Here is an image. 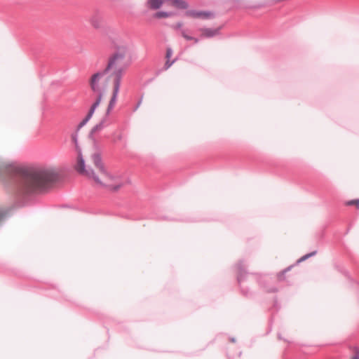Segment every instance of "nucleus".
Masks as SVG:
<instances>
[{"label":"nucleus","mask_w":359,"mask_h":359,"mask_svg":"<svg viewBox=\"0 0 359 359\" xmlns=\"http://www.w3.org/2000/svg\"><path fill=\"white\" fill-rule=\"evenodd\" d=\"M12 209H13V208L6 209V210H0V222H4L8 217H10V215H11L10 212Z\"/></svg>","instance_id":"nucleus-13"},{"label":"nucleus","mask_w":359,"mask_h":359,"mask_svg":"<svg viewBox=\"0 0 359 359\" xmlns=\"http://www.w3.org/2000/svg\"><path fill=\"white\" fill-rule=\"evenodd\" d=\"M80 174L86 175L89 178L93 179V180L101 187H107V185L100 180L99 177L95 173L93 169L91 168L88 169L86 168V172H81Z\"/></svg>","instance_id":"nucleus-8"},{"label":"nucleus","mask_w":359,"mask_h":359,"mask_svg":"<svg viewBox=\"0 0 359 359\" xmlns=\"http://www.w3.org/2000/svg\"><path fill=\"white\" fill-rule=\"evenodd\" d=\"M78 152H79L78 161H77V166H76V169L79 173L86 172V163H85V160L83 157V155L81 154V151L79 150Z\"/></svg>","instance_id":"nucleus-9"},{"label":"nucleus","mask_w":359,"mask_h":359,"mask_svg":"<svg viewBox=\"0 0 359 359\" xmlns=\"http://www.w3.org/2000/svg\"><path fill=\"white\" fill-rule=\"evenodd\" d=\"M163 69L167 70L169 69L176 61V59L170 60V59H166Z\"/></svg>","instance_id":"nucleus-17"},{"label":"nucleus","mask_w":359,"mask_h":359,"mask_svg":"<svg viewBox=\"0 0 359 359\" xmlns=\"http://www.w3.org/2000/svg\"><path fill=\"white\" fill-rule=\"evenodd\" d=\"M164 0H147L146 6L151 10H158L163 4Z\"/></svg>","instance_id":"nucleus-10"},{"label":"nucleus","mask_w":359,"mask_h":359,"mask_svg":"<svg viewBox=\"0 0 359 359\" xmlns=\"http://www.w3.org/2000/svg\"><path fill=\"white\" fill-rule=\"evenodd\" d=\"M123 71L124 70H123V67H118V69H115L109 76H114V82H113L114 86H113L112 95H111V97L109 102V104H108V106H107V108L106 110V113L104 114V116H106V117L109 116L110 112L111 111V110L113 109L114 107L115 106V104L116 103L118 95V93L120 90L121 83V81H122V78H123Z\"/></svg>","instance_id":"nucleus-3"},{"label":"nucleus","mask_w":359,"mask_h":359,"mask_svg":"<svg viewBox=\"0 0 359 359\" xmlns=\"http://www.w3.org/2000/svg\"><path fill=\"white\" fill-rule=\"evenodd\" d=\"M313 253H312V255H313ZM311 255H306L305 257H304L302 258V259H305L306 257H309V256H311Z\"/></svg>","instance_id":"nucleus-25"},{"label":"nucleus","mask_w":359,"mask_h":359,"mask_svg":"<svg viewBox=\"0 0 359 359\" xmlns=\"http://www.w3.org/2000/svg\"><path fill=\"white\" fill-rule=\"evenodd\" d=\"M222 29V26H220L215 29L201 27L198 29V31L201 32V39H211L220 34V31Z\"/></svg>","instance_id":"nucleus-6"},{"label":"nucleus","mask_w":359,"mask_h":359,"mask_svg":"<svg viewBox=\"0 0 359 359\" xmlns=\"http://www.w3.org/2000/svg\"><path fill=\"white\" fill-rule=\"evenodd\" d=\"M183 23L182 22H178L177 24L172 25V27L175 30L180 31V33L182 34V30H186L185 29L182 28Z\"/></svg>","instance_id":"nucleus-18"},{"label":"nucleus","mask_w":359,"mask_h":359,"mask_svg":"<svg viewBox=\"0 0 359 359\" xmlns=\"http://www.w3.org/2000/svg\"><path fill=\"white\" fill-rule=\"evenodd\" d=\"M142 97H141V99L140 100V101L137 102L135 108V110H136L140 105L141 102H142Z\"/></svg>","instance_id":"nucleus-23"},{"label":"nucleus","mask_w":359,"mask_h":359,"mask_svg":"<svg viewBox=\"0 0 359 359\" xmlns=\"http://www.w3.org/2000/svg\"><path fill=\"white\" fill-rule=\"evenodd\" d=\"M142 97H141V99L140 100V101L137 102L135 108V110H136L140 105L141 102H142Z\"/></svg>","instance_id":"nucleus-24"},{"label":"nucleus","mask_w":359,"mask_h":359,"mask_svg":"<svg viewBox=\"0 0 359 359\" xmlns=\"http://www.w3.org/2000/svg\"><path fill=\"white\" fill-rule=\"evenodd\" d=\"M95 133H93V130H90L88 134V138L92 140L94 143V145H97V140L94 136Z\"/></svg>","instance_id":"nucleus-20"},{"label":"nucleus","mask_w":359,"mask_h":359,"mask_svg":"<svg viewBox=\"0 0 359 359\" xmlns=\"http://www.w3.org/2000/svg\"><path fill=\"white\" fill-rule=\"evenodd\" d=\"M115 50V52L109 58L106 67L103 70L97 72L91 76L89 84L92 91L96 94V99L90 106L87 114L85 116V118L78 124L77 131H79V130L90 120L96 109L100 104L102 97L105 94L106 87L100 86V79L110 72L116 61L122 60L126 57L128 48V46L125 45H116Z\"/></svg>","instance_id":"nucleus-2"},{"label":"nucleus","mask_w":359,"mask_h":359,"mask_svg":"<svg viewBox=\"0 0 359 359\" xmlns=\"http://www.w3.org/2000/svg\"><path fill=\"white\" fill-rule=\"evenodd\" d=\"M351 359H359V349L358 348L354 349L353 355Z\"/></svg>","instance_id":"nucleus-22"},{"label":"nucleus","mask_w":359,"mask_h":359,"mask_svg":"<svg viewBox=\"0 0 359 359\" xmlns=\"http://www.w3.org/2000/svg\"><path fill=\"white\" fill-rule=\"evenodd\" d=\"M60 180L57 172L52 168L15 167L10 176V184L15 193L17 208L29 204L33 194L45 191Z\"/></svg>","instance_id":"nucleus-1"},{"label":"nucleus","mask_w":359,"mask_h":359,"mask_svg":"<svg viewBox=\"0 0 359 359\" xmlns=\"http://www.w3.org/2000/svg\"><path fill=\"white\" fill-rule=\"evenodd\" d=\"M78 133H79V131H77V128H76V131L72 134V142L75 144L76 149L79 151L81 149L78 144Z\"/></svg>","instance_id":"nucleus-15"},{"label":"nucleus","mask_w":359,"mask_h":359,"mask_svg":"<svg viewBox=\"0 0 359 359\" xmlns=\"http://www.w3.org/2000/svg\"><path fill=\"white\" fill-rule=\"evenodd\" d=\"M175 15V12L159 11L154 14V18L157 19L167 18Z\"/></svg>","instance_id":"nucleus-11"},{"label":"nucleus","mask_w":359,"mask_h":359,"mask_svg":"<svg viewBox=\"0 0 359 359\" xmlns=\"http://www.w3.org/2000/svg\"><path fill=\"white\" fill-rule=\"evenodd\" d=\"M123 186V184L122 183H120L118 184H116V185H110L109 186V188L111 191H114V192H116L118 190H119V189Z\"/></svg>","instance_id":"nucleus-19"},{"label":"nucleus","mask_w":359,"mask_h":359,"mask_svg":"<svg viewBox=\"0 0 359 359\" xmlns=\"http://www.w3.org/2000/svg\"><path fill=\"white\" fill-rule=\"evenodd\" d=\"M182 36L187 41H194V43H198L199 39L191 36L187 33V30H182Z\"/></svg>","instance_id":"nucleus-14"},{"label":"nucleus","mask_w":359,"mask_h":359,"mask_svg":"<svg viewBox=\"0 0 359 359\" xmlns=\"http://www.w3.org/2000/svg\"><path fill=\"white\" fill-rule=\"evenodd\" d=\"M172 49L170 47H168L166 48V53H165V58L166 59H170L172 55Z\"/></svg>","instance_id":"nucleus-21"},{"label":"nucleus","mask_w":359,"mask_h":359,"mask_svg":"<svg viewBox=\"0 0 359 359\" xmlns=\"http://www.w3.org/2000/svg\"><path fill=\"white\" fill-rule=\"evenodd\" d=\"M92 159H93L95 166L99 169L100 172L102 174L104 175L106 177H107L110 180L114 179V177L112 175H111L109 172H108L107 171V170L105 169L104 164L102 163L101 154L99 152L94 153L92 155Z\"/></svg>","instance_id":"nucleus-4"},{"label":"nucleus","mask_w":359,"mask_h":359,"mask_svg":"<svg viewBox=\"0 0 359 359\" xmlns=\"http://www.w3.org/2000/svg\"><path fill=\"white\" fill-rule=\"evenodd\" d=\"M345 204L348 206L355 205L357 209H359V198L347 201Z\"/></svg>","instance_id":"nucleus-16"},{"label":"nucleus","mask_w":359,"mask_h":359,"mask_svg":"<svg viewBox=\"0 0 359 359\" xmlns=\"http://www.w3.org/2000/svg\"><path fill=\"white\" fill-rule=\"evenodd\" d=\"M184 15L187 17H191L193 18L202 19H210L215 17L214 13L211 11L196 10H188L184 13Z\"/></svg>","instance_id":"nucleus-5"},{"label":"nucleus","mask_w":359,"mask_h":359,"mask_svg":"<svg viewBox=\"0 0 359 359\" xmlns=\"http://www.w3.org/2000/svg\"><path fill=\"white\" fill-rule=\"evenodd\" d=\"M107 118L108 117H106V116H104L101 121L91 128L93 133H97L102 130L104 128V123L106 122Z\"/></svg>","instance_id":"nucleus-12"},{"label":"nucleus","mask_w":359,"mask_h":359,"mask_svg":"<svg viewBox=\"0 0 359 359\" xmlns=\"http://www.w3.org/2000/svg\"><path fill=\"white\" fill-rule=\"evenodd\" d=\"M91 25L96 29L102 28L103 18L99 11H96L90 19Z\"/></svg>","instance_id":"nucleus-7"}]
</instances>
